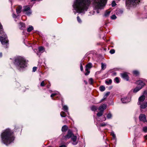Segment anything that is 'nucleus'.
<instances>
[{
  "label": "nucleus",
  "instance_id": "nucleus-1",
  "mask_svg": "<svg viewBox=\"0 0 147 147\" xmlns=\"http://www.w3.org/2000/svg\"><path fill=\"white\" fill-rule=\"evenodd\" d=\"M91 0H75L73 7L76 11H74V14L76 13H84L87 11L90 5ZM107 0H94V6L95 9H102L107 4Z\"/></svg>",
  "mask_w": 147,
  "mask_h": 147
},
{
  "label": "nucleus",
  "instance_id": "nucleus-2",
  "mask_svg": "<svg viewBox=\"0 0 147 147\" xmlns=\"http://www.w3.org/2000/svg\"><path fill=\"white\" fill-rule=\"evenodd\" d=\"M13 134V132L9 129L5 130L1 134L2 142L7 145L13 142L14 139Z\"/></svg>",
  "mask_w": 147,
  "mask_h": 147
},
{
  "label": "nucleus",
  "instance_id": "nucleus-3",
  "mask_svg": "<svg viewBox=\"0 0 147 147\" xmlns=\"http://www.w3.org/2000/svg\"><path fill=\"white\" fill-rule=\"evenodd\" d=\"M27 63L25 59L21 56L17 57L15 59L14 64L19 69L25 68L27 66Z\"/></svg>",
  "mask_w": 147,
  "mask_h": 147
},
{
  "label": "nucleus",
  "instance_id": "nucleus-4",
  "mask_svg": "<svg viewBox=\"0 0 147 147\" xmlns=\"http://www.w3.org/2000/svg\"><path fill=\"white\" fill-rule=\"evenodd\" d=\"M0 40L3 45H7L8 40L7 35L3 31L2 26L0 23Z\"/></svg>",
  "mask_w": 147,
  "mask_h": 147
},
{
  "label": "nucleus",
  "instance_id": "nucleus-5",
  "mask_svg": "<svg viewBox=\"0 0 147 147\" xmlns=\"http://www.w3.org/2000/svg\"><path fill=\"white\" fill-rule=\"evenodd\" d=\"M136 84L138 85V86L134 90L133 92L135 93L137 92L142 88L145 85V83L141 80H139L136 82Z\"/></svg>",
  "mask_w": 147,
  "mask_h": 147
},
{
  "label": "nucleus",
  "instance_id": "nucleus-6",
  "mask_svg": "<svg viewBox=\"0 0 147 147\" xmlns=\"http://www.w3.org/2000/svg\"><path fill=\"white\" fill-rule=\"evenodd\" d=\"M140 0H127L126 2V5L129 4L135 5L140 2Z\"/></svg>",
  "mask_w": 147,
  "mask_h": 147
},
{
  "label": "nucleus",
  "instance_id": "nucleus-7",
  "mask_svg": "<svg viewBox=\"0 0 147 147\" xmlns=\"http://www.w3.org/2000/svg\"><path fill=\"white\" fill-rule=\"evenodd\" d=\"M139 120L141 121H142L144 123L146 122V116L144 114H140L139 117Z\"/></svg>",
  "mask_w": 147,
  "mask_h": 147
},
{
  "label": "nucleus",
  "instance_id": "nucleus-8",
  "mask_svg": "<svg viewBox=\"0 0 147 147\" xmlns=\"http://www.w3.org/2000/svg\"><path fill=\"white\" fill-rule=\"evenodd\" d=\"M121 77L124 80L127 81H128L129 80V77L127 73L124 72L121 73Z\"/></svg>",
  "mask_w": 147,
  "mask_h": 147
},
{
  "label": "nucleus",
  "instance_id": "nucleus-9",
  "mask_svg": "<svg viewBox=\"0 0 147 147\" xmlns=\"http://www.w3.org/2000/svg\"><path fill=\"white\" fill-rule=\"evenodd\" d=\"M73 135L72 132L69 130L68 131L67 134L65 136V139H69L72 137Z\"/></svg>",
  "mask_w": 147,
  "mask_h": 147
},
{
  "label": "nucleus",
  "instance_id": "nucleus-10",
  "mask_svg": "<svg viewBox=\"0 0 147 147\" xmlns=\"http://www.w3.org/2000/svg\"><path fill=\"white\" fill-rule=\"evenodd\" d=\"M145 97L144 95H143L140 96L138 99V104H141V103L143 102L145 99Z\"/></svg>",
  "mask_w": 147,
  "mask_h": 147
},
{
  "label": "nucleus",
  "instance_id": "nucleus-11",
  "mask_svg": "<svg viewBox=\"0 0 147 147\" xmlns=\"http://www.w3.org/2000/svg\"><path fill=\"white\" fill-rule=\"evenodd\" d=\"M71 140L73 141L72 144L74 145H76L78 144V142L76 141L77 137L76 136L73 135L71 137Z\"/></svg>",
  "mask_w": 147,
  "mask_h": 147
},
{
  "label": "nucleus",
  "instance_id": "nucleus-12",
  "mask_svg": "<svg viewBox=\"0 0 147 147\" xmlns=\"http://www.w3.org/2000/svg\"><path fill=\"white\" fill-rule=\"evenodd\" d=\"M138 105H140V108L141 109H144L147 107V102L144 101L143 102L141 103V104H139Z\"/></svg>",
  "mask_w": 147,
  "mask_h": 147
},
{
  "label": "nucleus",
  "instance_id": "nucleus-13",
  "mask_svg": "<svg viewBox=\"0 0 147 147\" xmlns=\"http://www.w3.org/2000/svg\"><path fill=\"white\" fill-rule=\"evenodd\" d=\"M107 107V105L105 104H103L100 106L98 108V110L100 111H103Z\"/></svg>",
  "mask_w": 147,
  "mask_h": 147
},
{
  "label": "nucleus",
  "instance_id": "nucleus-14",
  "mask_svg": "<svg viewBox=\"0 0 147 147\" xmlns=\"http://www.w3.org/2000/svg\"><path fill=\"white\" fill-rule=\"evenodd\" d=\"M19 28L21 30H24L25 27V24L22 22H20L19 25Z\"/></svg>",
  "mask_w": 147,
  "mask_h": 147
},
{
  "label": "nucleus",
  "instance_id": "nucleus-15",
  "mask_svg": "<svg viewBox=\"0 0 147 147\" xmlns=\"http://www.w3.org/2000/svg\"><path fill=\"white\" fill-rule=\"evenodd\" d=\"M22 6H18L16 9V11L17 13H19L21 12Z\"/></svg>",
  "mask_w": 147,
  "mask_h": 147
},
{
  "label": "nucleus",
  "instance_id": "nucleus-16",
  "mask_svg": "<svg viewBox=\"0 0 147 147\" xmlns=\"http://www.w3.org/2000/svg\"><path fill=\"white\" fill-rule=\"evenodd\" d=\"M128 98L127 97L123 98H121V100L123 103H126L128 102Z\"/></svg>",
  "mask_w": 147,
  "mask_h": 147
},
{
  "label": "nucleus",
  "instance_id": "nucleus-17",
  "mask_svg": "<svg viewBox=\"0 0 147 147\" xmlns=\"http://www.w3.org/2000/svg\"><path fill=\"white\" fill-rule=\"evenodd\" d=\"M30 7L29 6H25L24 7L23 11H27L30 10Z\"/></svg>",
  "mask_w": 147,
  "mask_h": 147
},
{
  "label": "nucleus",
  "instance_id": "nucleus-18",
  "mask_svg": "<svg viewBox=\"0 0 147 147\" xmlns=\"http://www.w3.org/2000/svg\"><path fill=\"white\" fill-rule=\"evenodd\" d=\"M68 129V127L66 125H63L62 128V131L63 132L66 131Z\"/></svg>",
  "mask_w": 147,
  "mask_h": 147
},
{
  "label": "nucleus",
  "instance_id": "nucleus-19",
  "mask_svg": "<svg viewBox=\"0 0 147 147\" xmlns=\"http://www.w3.org/2000/svg\"><path fill=\"white\" fill-rule=\"evenodd\" d=\"M101 64V69L102 70H105L106 68V65L105 63H102Z\"/></svg>",
  "mask_w": 147,
  "mask_h": 147
},
{
  "label": "nucleus",
  "instance_id": "nucleus-20",
  "mask_svg": "<svg viewBox=\"0 0 147 147\" xmlns=\"http://www.w3.org/2000/svg\"><path fill=\"white\" fill-rule=\"evenodd\" d=\"M110 93V92H107V93L105 95L103 98L101 100L100 102H102V101H103L106 98V97H107V96L108 95H109Z\"/></svg>",
  "mask_w": 147,
  "mask_h": 147
},
{
  "label": "nucleus",
  "instance_id": "nucleus-21",
  "mask_svg": "<svg viewBox=\"0 0 147 147\" xmlns=\"http://www.w3.org/2000/svg\"><path fill=\"white\" fill-rule=\"evenodd\" d=\"M112 82V80L111 79H109V80H107L105 81V83L108 85H109L111 84Z\"/></svg>",
  "mask_w": 147,
  "mask_h": 147
},
{
  "label": "nucleus",
  "instance_id": "nucleus-22",
  "mask_svg": "<svg viewBox=\"0 0 147 147\" xmlns=\"http://www.w3.org/2000/svg\"><path fill=\"white\" fill-rule=\"evenodd\" d=\"M90 108L91 110L94 111H96L98 109V108L97 107L94 106H93L91 107Z\"/></svg>",
  "mask_w": 147,
  "mask_h": 147
},
{
  "label": "nucleus",
  "instance_id": "nucleus-23",
  "mask_svg": "<svg viewBox=\"0 0 147 147\" xmlns=\"http://www.w3.org/2000/svg\"><path fill=\"white\" fill-rule=\"evenodd\" d=\"M38 51L40 53H42L44 51V49L42 47H41L38 48Z\"/></svg>",
  "mask_w": 147,
  "mask_h": 147
},
{
  "label": "nucleus",
  "instance_id": "nucleus-24",
  "mask_svg": "<svg viewBox=\"0 0 147 147\" xmlns=\"http://www.w3.org/2000/svg\"><path fill=\"white\" fill-rule=\"evenodd\" d=\"M92 64L90 63L86 65V67L90 69L92 67Z\"/></svg>",
  "mask_w": 147,
  "mask_h": 147
},
{
  "label": "nucleus",
  "instance_id": "nucleus-25",
  "mask_svg": "<svg viewBox=\"0 0 147 147\" xmlns=\"http://www.w3.org/2000/svg\"><path fill=\"white\" fill-rule=\"evenodd\" d=\"M89 69H90L86 67L85 70L86 71V72L85 73V75L87 76L88 75L90 72Z\"/></svg>",
  "mask_w": 147,
  "mask_h": 147
},
{
  "label": "nucleus",
  "instance_id": "nucleus-26",
  "mask_svg": "<svg viewBox=\"0 0 147 147\" xmlns=\"http://www.w3.org/2000/svg\"><path fill=\"white\" fill-rule=\"evenodd\" d=\"M33 29V27L32 26H30L27 29V31L28 32H31Z\"/></svg>",
  "mask_w": 147,
  "mask_h": 147
},
{
  "label": "nucleus",
  "instance_id": "nucleus-27",
  "mask_svg": "<svg viewBox=\"0 0 147 147\" xmlns=\"http://www.w3.org/2000/svg\"><path fill=\"white\" fill-rule=\"evenodd\" d=\"M63 109L66 112H68V107L66 105H63Z\"/></svg>",
  "mask_w": 147,
  "mask_h": 147
},
{
  "label": "nucleus",
  "instance_id": "nucleus-28",
  "mask_svg": "<svg viewBox=\"0 0 147 147\" xmlns=\"http://www.w3.org/2000/svg\"><path fill=\"white\" fill-rule=\"evenodd\" d=\"M60 115L62 117H65L66 116L65 113L63 111H61V112Z\"/></svg>",
  "mask_w": 147,
  "mask_h": 147
},
{
  "label": "nucleus",
  "instance_id": "nucleus-29",
  "mask_svg": "<svg viewBox=\"0 0 147 147\" xmlns=\"http://www.w3.org/2000/svg\"><path fill=\"white\" fill-rule=\"evenodd\" d=\"M99 89L102 92L105 90V88L104 86H102L100 87Z\"/></svg>",
  "mask_w": 147,
  "mask_h": 147
},
{
  "label": "nucleus",
  "instance_id": "nucleus-30",
  "mask_svg": "<svg viewBox=\"0 0 147 147\" xmlns=\"http://www.w3.org/2000/svg\"><path fill=\"white\" fill-rule=\"evenodd\" d=\"M103 111H100L99 112L97 113V115L98 117H100L103 114Z\"/></svg>",
  "mask_w": 147,
  "mask_h": 147
},
{
  "label": "nucleus",
  "instance_id": "nucleus-31",
  "mask_svg": "<svg viewBox=\"0 0 147 147\" xmlns=\"http://www.w3.org/2000/svg\"><path fill=\"white\" fill-rule=\"evenodd\" d=\"M142 131L145 133L147 132V126H145L143 127Z\"/></svg>",
  "mask_w": 147,
  "mask_h": 147
},
{
  "label": "nucleus",
  "instance_id": "nucleus-32",
  "mask_svg": "<svg viewBox=\"0 0 147 147\" xmlns=\"http://www.w3.org/2000/svg\"><path fill=\"white\" fill-rule=\"evenodd\" d=\"M107 125V123L103 122L100 125V127H104L105 126Z\"/></svg>",
  "mask_w": 147,
  "mask_h": 147
},
{
  "label": "nucleus",
  "instance_id": "nucleus-33",
  "mask_svg": "<svg viewBox=\"0 0 147 147\" xmlns=\"http://www.w3.org/2000/svg\"><path fill=\"white\" fill-rule=\"evenodd\" d=\"M115 82L117 83H118L119 82V79L118 77H116L114 80Z\"/></svg>",
  "mask_w": 147,
  "mask_h": 147
},
{
  "label": "nucleus",
  "instance_id": "nucleus-34",
  "mask_svg": "<svg viewBox=\"0 0 147 147\" xmlns=\"http://www.w3.org/2000/svg\"><path fill=\"white\" fill-rule=\"evenodd\" d=\"M112 117V115L110 113H108L107 115V118L108 119H111Z\"/></svg>",
  "mask_w": 147,
  "mask_h": 147
},
{
  "label": "nucleus",
  "instance_id": "nucleus-35",
  "mask_svg": "<svg viewBox=\"0 0 147 147\" xmlns=\"http://www.w3.org/2000/svg\"><path fill=\"white\" fill-rule=\"evenodd\" d=\"M110 11H107L105 14V16L106 17H107L109 16L110 13Z\"/></svg>",
  "mask_w": 147,
  "mask_h": 147
},
{
  "label": "nucleus",
  "instance_id": "nucleus-36",
  "mask_svg": "<svg viewBox=\"0 0 147 147\" xmlns=\"http://www.w3.org/2000/svg\"><path fill=\"white\" fill-rule=\"evenodd\" d=\"M134 74L136 75V76L138 75L139 74V72L137 70H135L133 71Z\"/></svg>",
  "mask_w": 147,
  "mask_h": 147
},
{
  "label": "nucleus",
  "instance_id": "nucleus-37",
  "mask_svg": "<svg viewBox=\"0 0 147 147\" xmlns=\"http://www.w3.org/2000/svg\"><path fill=\"white\" fill-rule=\"evenodd\" d=\"M89 83L91 85L92 84L93 82V79L92 78H90L89 80Z\"/></svg>",
  "mask_w": 147,
  "mask_h": 147
},
{
  "label": "nucleus",
  "instance_id": "nucleus-38",
  "mask_svg": "<svg viewBox=\"0 0 147 147\" xmlns=\"http://www.w3.org/2000/svg\"><path fill=\"white\" fill-rule=\"evenodd\" d=\"M111 135L112 136L113 139H115L116 138V136L115 134H114L113 131H112L111 132Z\"/></svg>",
  "mask_w": 147,
  "mask_h": 147
},
{
  "label": "nucleus",
  "instance_id": "nucleus-39",
  "mask_svg": "<svg viewBox=\"0 0 147 147\" xmlns=\"http://www.w3.org/2000/svg\"><path fill=\"white\" fill-rule=\"evenodd\" d=\"M117 18L116 16L115 15H113L111 17V18L112 19H115Z\"/></svg>",
  "mask_w": 147,
  "mask_h": 147
},
{
  "label": "nucleus",
  "instance_id": "nucleus-40",
  "mask_svg": "<svg viewBox=\"0 0 147 147\" xmlns=\"http://www.w3.org/2000/svg\"><path fill=\"white\" fill-rule=\"evenodd\" d=\"M112 6L113 7L115 6L116 4L115 3V1H113L111 3Z\"/></svg>",
  "mask_w": 147,
  "mask_h": 147
},
{
  "label": "nucleus",
  "instance_id": "nucleus-41",
  "mask_svg": "<svg viewBox=\"0 0 147 147\" xmlns=\"http://www.w3.org/2000/svg\"><path fill=\"white\" fill-rule=\"evenodd\" d=\"M77 20H78V22L79 23H81V22H82L81 20V19H80V17H79V16H77Z\"/></svg>",
  "mask_w": 147,
  "mask_h": 147
},
{
  "label": "nucleus",
  "instance_id": "nucleus-42",
  "mask_svg": "<svg viewBox=\"0 0 147 147\" xmlns=\"http://www.w3.org/2000/svg\"><path fill=\"white\" fill-rule=\"evenodd\" d=\"M110 53L111 54H114L115 53V51L114 49H111L110 50Z\"/></svg>",
  "mask_w": 147,
  "mask_h": 147
},
{
  "label": "nucleus",
  "instance_id": "nucleus-43",
  "mask_svg": "<svg viewBox=\"0 0 147 147\" xmlns=\"http://www.w3.org/2000/svg\"><path fill=\"white\" fill-rule=\"evenodd\" d=\"M45 85L44 81L42 82L40 84V86H44Z\"/></svg>",
  "mask_w": 147,
  "mask_h": 147
},
{
  "label": "nucleus",
  "instance_id": "nucleus-44",
  "mask_svg": "<svg viewBox=\"0 0 147 147\" xmlns=\"http://www.w3.org/2000/svg\"><path fill=\"white\" fill-rule=\"evenodd\" d=\"M37 69V67H34L33 68L32 71L33 72H35Z\"/></svg>",
  "mask_w": 147,
  "mask_h": 147
},
{
  "label": "nucleus",
  "instance_id": "nucleus-45",
  "mask_svg": "<svg viewBox=\"0 0 147 147\" xmlns=\"http://www.w3.org/2000/svg\"><path fill=\"white\" fill-rule=\"evenodd\" d=\"M80 69L81 71H83V66L82 65L81 62L80 63Z\"/></svg>",
  "mask_w": 147,
  "mask_h": 147
},
{
  "label": "nucleus",
  "instance_id": "nucleus-46",
  "mask_svg": "<svg viewBox=\"0 0 147 147\" xmlns=\"http://www.w3.org/2000/svg\"><path fill=\"white\" fill-rule=\"evenodd\" d=\"M57 94V93L52 94L51 95V97L52 98L53 96H55Z\"/></svg>",
  "mask_w": 147,
  "mask_h": 147
},
{
  "label": "nucleus",
  "instance_id": "nucleus-47",
  "mask_svg": "<svg viewBox=\"0 0 147 147\" xmlns=\"http://www.w3.org/2000/svg\"><path fill=\"white\" fill-rule=\"evenodd\" d=\"M106 118L105 116L102 117V121H105L106 120Z\"/></svg>",
  "mask_w": 147,
  "mask_h": 147
},
{
  "label": "nucleus",
  "instance_id": "nucleus-48",
  "mask_svg": "<svg viewBox=\"0 0 147 147\" xmlns=\"http://www.w3.org/2000/svg\"><path fill=\"white\" fill-rule=\"evenodd\" d=\"M26 14L28 15H29L31 13V12L30 11H28L26 12Z\"/></svg>",
  "mask_w": 147,
  "mask_h": 147
},
{
  "label": "nucleus",
  "instance_id": "nucleus-49",
  "mask_svg": "<svg viewBox=\"0 0 147 147\" xmlns=\"http://www.w3.org/2000/svg\"><path fill=\"white\" fill-rule=\"evenodd\" d=\"M59 147H66V146L64 145H62L60 146Z\"/></svg>",
  "mask_w": 147,
  "mask_h": 147
},
{
  "label": "nucleus",
  "instance_id": "nucleus-50",
  "mask_svg": "<svg viewBox=\"0 0 147 147\" xmlns=\"http://www.w3.org/2000/svg\"><path fill=\"white\" fill-rule=\"evenodd\" d=\"M12 16H13V17L14 18H15L16 17V15L14 14H13Z\"/></svg>",
  "mask_w": 147,
  "mask_h": 147
},
{
  "label": "nucleus",
  "instance_id": "nucleus-51",
  "mask_svg": "<svg viewBox=\"0 0 147 147\" xmlns=\"http://www.w3.org/2000/svg\"><path fill=\"white\" fill-rule=\"evenodd\" d=\"M144 138L145 139L147 140V135L144 136Z\"/></svg>",
  "mask_w": 147,
  "mask_h": 147
},
{
  "label": "nucleus",
  "instance_id": "nucleus-52",
  "mask_svg": "<svg viewBox=\"0 0 147 147\" xmlns=\"http://www.w3.org/2000/svg\"><path fill=\"white\" fill-rule=\"evenodd\" d=\"M2 54L1 53H0V57H2Z\"/></svg>",
  "mask_w": 147,
  "mask_h": 147
},
{
  "label": "nucleus",
  "instance_id": "nucleus-53",
  "mask_svg": "<svg viewBox=\"0 0 147 147\" xmlns=\"http://www.w3.org/2000/svg\"><path fill=\"white\" fill-rule=\"evenodd\" d=\"M50 86H51L50 84H49L48 85V86H47V87L48 88H49V87Z\"/></svg>",
  "mask_w": 147,
  "mask_h": 147
},
{
  "label": "nucleus",
  "instance_id": "nucleus-54",
  "mask_svg": "<svg viewBox=\"0 0 147 147\" xmlns=\"http://www.w3.org/2000/svg\"><path fill=\"white\" fill-rule=\"evenodd\" d=\"M84 82L86 84H87V82L85 80H84Z\"/></svg>",
  "mask_w": 147,
  "mask_h": 147
},
{
  "label": "nucleus",
  "instance_id": "nucleus-55",
  "mask_svg": "<svg viewBox=\"0 0 147 147\" xmlns=\"http://www.w3.org/2000/svg\"><path fill=\"white\" fill-rule=\"evenodd\" d=\"M96 12H97V13H99V10H96Z\"/></svg>",
  "mask_w": 147,
  "mask_h": 147
},
{
  "label": "nucleus",
  "instance_id": "nucleus-56",
  "mask_svg": "<svg viewBox=\"0 0 147 147\" xmlns=\"http://www.w3.org/2000/svg\"><path fill=\"white\" fill-rule=\"evenodd\" d=\"M37 54L38 55H40V54L39 53H37Z\"/></svg>",
  "mask_w": 147,
  "mask_h": 147
},
{
  "label": "nucleus",
  "instance_id": "nucleus-57",
  "mask_svg": "<svg viewBox=\"0 0 147 147\" xmlns=\"http://www.w3.org/2000/svg\"><path fill=\"white\" fill-rule=\"evenodd\" d=\"M116 74V73H114V74Z\"/></svg>",
  "mask_w": 147,
  "mask_h": 147
},
{
  "label": "nucleus",
  "instance_id": "nucleus-58",
  "mask_svg": "<svg viewBox=\"0 0 147 147\" xmlns=\"http://www.w3.org/2000/svg\"><path fill=\"white\" fill-rule=\"evenodd\" d=\"M49 147H51V146H49Z\"/></svg>",
  "mask_w": 147,
  "mask_h": 147
}]
</instances>
